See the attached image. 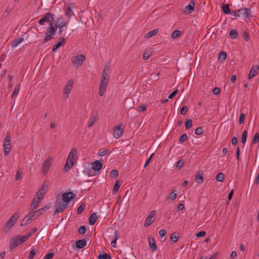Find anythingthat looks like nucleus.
Listing matches in <instances>:
<instances>
[{"instance_id":"obj_48","label":"nucleus","mask_w":259,"mask_h":259,"mask_svg":"<svg viewBox=\"0 0 259 259\" xmlns=\"http://www.w3.org/2000/svg\"><path fill=\"white\" fill-rule=\"evenodd\" d=\"M119 187H120L119 181L117 180L115 182V183L114 184V188L113 189V192L115 193V192H117L119 190Z\"/></svg>"},{"instance_id":"obj_50","label":"nucleus","mask_w":259,"mask_h":259,"mask_svg":"<svg viewBox=\"0 0 259 259\" xmlns=\"http://www.w3.org/2000/svg\"><path fill=\"white\" fill-rule=\"evenodd\" d=\"M87 231L86 227L85 226H81L78 229V233L80 234H84Z\"/></svg>"},{"instance_id":"obj_56","label":"nucleus","mask_w":259,"mask_h":259,"mask_svg":"<svg viewBox=\"0 0 259 259\" xmlns=\"http://www.w3.org/2000/svg\"><path fill=\"white\" fill-rule=\"evenodd\" d=\"M184 164V160L183 159H180L177 162L176 166L177 168H181Z\"/></svg>"},{"instance_id":"obj_51","label":"nucleus","mask_w":259,"mask_h":259,"mask_svg":"<svg viewBox=\"0 0 259 259\" xmlns=\"http://www.w3.org/2000/svg\"><path fill=\"white\" fill-rule=\"evenodd\" d=\"M192 125V121L191 119H187L185 123V128L186 130L190 128Z\"/></svg>"},{"instance_id":"obj_44","label":"nucleus","mask_w":259,"mask_h":259,"mask_svg":"<svg viewBox=\"0 0 259 259\" xmlns=\"http://www.w3.org/2000/svg\"><path fill=\"white\" fill-rule=\"evenodd\" d=\"M247 136V131H244L242 134V137H241V142L243 144H244L246 142V139Z\"/></svg>"},{"instance_id":"obj_62","label":"nucleus","mask_w":259,"mask_h":259,"mask_svg":"<svg viewBox=\"0 0 259 259\" xmlns=\"http://www.w3.org/2000/svg\"><path fill=\"white\" fill-rule=\"evenodd\" d=\"M178 93V89H176L168 97V99H170L175 97Z\"/></svg>"},{"instance_id":"obj_1","label":"nucleus","mask_w":259,"mask_h":259,"mask_svg":"<svg viewBox=\"0 0 259 259\" xmlns=\"http://www.w3.org/2000/svg\"><path fill=\"white\" fill-rule=\"evenodd\" d=\"M4 154L5 156H7L10 152L12 148L11 134L10 133H7L5 137L4 142Z\"/></svg>"},{"instance_id":"obj_49","label":"nucleus","mask_w":259,"mask_h":259,"mask_svg":"<svg viewBox=\"0 0 259 259\" xmlns=\"http://www.w3.org/2000/svg\"><path fill=\"white\" fill-rule=\"evenodd\" d=\"M67 24L66 22L64 19L61 21L59 24H57V25L59 28H63L64 27L67 26Z\"/></svg>"},{"instance_id":"obj_54","label":"nucleus","mask_w":259,"mask_h":259,"mask_svg":"<svg viewBox=\"0 0 259 259\" xmlns=\"http://www.w3.org/2000/svg\"><path fill=\"white\" fill-rule=\"evenodd\" d=\"M36 253L35 249L34 248H32V249L30 252V254L28 256V259H33L34 257V255Z\"/></svg>"},{"instance_id":"obj_7","label":"nucleus","mask_w":259,"mask_h":259,"mask_svg":"<svg viewBox=\"0 0 259 259\" xmlns=\"http://www.w3.org/2000/svg\"><path fill=\"white\" fill-rule=\"evenodd\" d=\"M156 210H152L150 214L148 215V217H147L146 219V221H145V224H144V226L145 227H148L150 225H151L153 222H154L155 219H154L155 215H156Z\"/></svg>"},{"instance_id":"obj_12","label":"nucleus","mask_w":259,"mask_h":259,"mask_svg":"<svg viewBox=\"0 0 259 259\" xmlns=\"http://www.w3.org/2000/svg\"><path fill=\"white\" fill-rule=\"evenodd\" d=\"M67 206V203H65L64 202H60L59 205L57 206L56 210H55L54 214L63 212Z\"/></svg>"},{"instance_id":"obj_46","label":"nucleus","mask_w":259,"mask_h":259,"mask_svg":"<svg viewBox=\"0 0 259 259\" xmlns=\"http://www.w3.org/2000/svg\"><path fill=\"white\" fill-rule=\"evenodd\" d=\"M226 58L227 54L224 51L221 52L219 56V59L223 61L225 60L226 59Z\"/></svg>"},{"instance_id":"obj_6","label":"nucleus","mask_w":259,"mask_h":259,"mask_svg":"<svg viewBox=\"0 0 259 259\" xmlns=\"http://www.w3.org/2000/svg\"><path fill=\"white\" fill-rule=\"evenodd\" d=\"M77 150L76 148H73L67 159V160L68 162H70V164L71 165H73L74 164V161L75 159L77 158Z\"/></svg>"},{"instance_id":"obj_42","label":"nucleus","mask_w":259,"mask_h":259,"mask_svg":"<svg viewBox=\"0 0 259 259\" xmlns=\"http://www.w3.org/2000/svg\"><path fill=\"white\" fill-rule=\"evenodd\" d=\"M29 214L30 215V216H32L31 218L33 220H34L39 216L37 210L30 212Z\"/></svg>"},{"instance_id":"obj_39","label":"nucleus","mask_w":259,"mask_h":259,"mask_svg":"<svg viewBox=\"0 0 259 259\" xmlns=\"http://www.w3.org/2000/svg\"><path fill=\"white\" fill-rule=\"evenodd\" d=\"M229 35L233 38H235L238 36V32L236 30L232 29L230 31Z\"/></svg>"},{"instance_id":"obj_17","label":"nucleus","mask_w":259,"mask_h":259,"mask_svg":"<svg viewBox=\"0 0 259 259\" xmlns=\"http://www.w3.org/2000/svg\"><path fill=\"white\" fill-rule=\"evenodd\" d=\"M41 200L40 197H35L31 203V206H30V210H33L37 207V204L40 202V201Z\"/></svg>"},{"instance_id":"obj_33","label":"nucleus","mask_w":259,"mask_h":259,"mask_svg":"<svg viewBox=\"0 0 259 259\" xmlns=\"http://www.w3.org/2000/svg\"><path fill=\"white\" fill-rule=\"evenodd\" d=\"M224 174L223 172H220L217 175L215 179L218 182H221L224 180Z\"/></svg>"},{"instance_id":"obj_45","label":"nucleus","mask_w":259,"mask_h":259,"mask_svg":"<svg viewBox=\"0 0 259 259\" xmlns=\"http://www.w3.org/2000/svg\"><path fill=\"white\" fill-rule=\"evenodd\" d=\"M49 208V207H48L47 206H45L44 207H41V208L36 210L38 213V215H40L41 214H43L46 209H48Z\"/></svg>"},{"instance_id":"obj_29","label":"nucleus","mask_w":259,"mask_h":259,"mask_svg":"<svg viewBox=\"0 0 259 259\" xmlns=\"http://www.w3.org/2000/svg\"><path fill=\"white\" fill-rule=\"evenodd\" d=\"M108 80H109V77H108V75L102 74L100 83L107 84Z\"/></svg>"},{"instance_id":"obj_61","label":"nucleus","mask_w":259,"mask_h":259,"mask_svg":"<svg viewBox=\"0 0 259 259\" xmlns=\"http://www.w3.org/2000/svg\"><path fill=\"white\" fill-rule=\"evenodd\" d=\"M109 64L106 63V66L104 67V68L103 69L102 74L108 75V73L109 72Z\"/></svg>"},{"instance_id":"obj_5","label":"nucleus","mask_w":259,"mask_h":259,"mask_svg":"<svg viewBox=\"0 0 259 259\" xmlns=\"http://www.w3.org/2000/svg\"><path fill=\"white\" fill-rule=\"evenodd\" d=\"M58 28V26L56 23L51 21L49 23V26L47 29L46 35H55Z\"/></svg>"},{"instance_id":"obj_11","label":"nucleus","mask_w":259,"mask_h":259,"mask_svg":"<svg viewBox=\"0 0 259 259\" xmlns=\"http://www.w3.org/2000/svg\"><path fill=\"white\" fill-rule=\"evenodd\" d=\"M259 73V66L254 65L253 66L249 71L248 74V79H251L258 74Z\"/></svg>"},{"instance_id":"obj_57","label":"nucleus","mask_w":259,"mask_h":259,"mask_svg":"<svg viewBox=\"0 0 259 259\" xmlns=\"http://www.w3.org/2000/svg\"><path fill=\"white\" fill-rule=\"evenodd\" d=\"M203 133V128L202 127L199 126L197 127L195 131V134L197 135H200Z\"/></svg>"},{"instance_id":"obj_25","label":"nucleus","mask_w":259,"mask_h":259,"mask_svg":"<svg viewBox=\"0 0 259 259\" xmlns=\"http://www.w3.org/2000/svg\"><path fill=\"white\" fill-rule=\"evenodd\" d=\"M24 39L22 37L15 38L12 42V47L15 48L19 44L22 42L23 41Z\"/></svg>"},{"instance_id":"obj_15","label":"nucleus","mask_w":259,"mask_h":259,"mask_svg":"<svg viewBox=\"0 0 259 259\" xmlns=\"http://www.w3.org/2000/svg\"><path fill=\"white\" fill-rule=\"evenodd\" d=\"M122 133V130L120 126H115L113 128V136L115 138L118 139L120 137Z\"/></svg>"},{"instance_id":"obj_10","label":"nucleus","mask_w":259,"mask_h":259,"mask_svg":"<svg viewBox=\"0 0 259 259\" xmlns=\"http://www.w3.org/2000/svg\"><path fill=\"white\" fill-rule=\"evenodd\" d=\"M66 42V39L64 38L63 37H61L59 38V40L57 42L55 45L53 46L52 48V51L53 52H56L57 51L59 48L61 47H63L65 46Z\"/></svg>"},{"instance_id":"obj_40","label":"nucleus","mask_w":259,"mask_h":259,"mask_svg":"<svg viewBox=\"0 0 259 259\" xmlns=\"http://www.w3.org/2000/svg\"><path fill=\"white\" fill-rule=\"evenodd\" d=\"M180 35L181 31L180 30H176L172 32L171 37L172 38L175 39L178 37Z\"/></svg>"},{"instance_id":"obj_37","label":"nucleus","mask_w":259,"mask_h":259,"mask_svg":"<svg viewBox=\"0 0 259 259\" xmlns=\"http://www.w3.org/2000/svg\"><path fill=\"white\" fill-rule=\"evenodd\" d=\"M177 196V191L176 190H173L169 195V198L171 200H174Z\"/></svg>"},{"instance_id":"obj_31","label":"nucleus","mask_w":259,"mask_h":259,"mask_svg":"<svg viewBox=\"0 0 259 259\" xmlns=\"http://www.w3.org/2000/svg\"><path fill=\"white\" fill-rule=\"evenodd\" d=\"M195 180L199 184H202L203 182V178L199 174H198L195 176Z\"/></svg>"},{"instance_id":"obj_64","label":"nucleus","mask_w":259,"mask_h":259,"mask_svg":"<svg viewBox=\"0 0 259 259\" xmlns=\"http://www.w3.org/2000/svg\"><path fill=\"white\" fill-rule=\"evenodd\" d=\"M220 92H221L220 89L218 87L214 88L212 91L213 94L215 95H217L219 94L220 93Z\"/></svg>"},{"instance_id":"obj_59","label":"nucleus","mask_w":259,"mask_h":259,"mask_svg":"<svg viewBox=\"0 0 259 259\" xmlns=\"http://www.w3.org/2000/svg\"><path fill=\"white\" fill-rule=\"evenodd\" d=\"M258 142H259V135L258 133H256V134H255V135L254 136L252 143H253V144H255Z\"/></svg>"},{"instance_id":"obj_36","label":"nucleus","mask_w":259,"mask_h":259,"mask_svg":"<svg viewBox=\"0 0 259 259\" xmlns=\"http://www.w3.org/2000/svg\"><path fill=\"white\" fill-rule=\"evenodd\" d=\"M242 10L243 8H240L239 10L232 12V14L233 13L234 16V19L238 17H239L240 16V14H242Z\"/></svg>"},{"instance_id":"obj_3","label":"nucleus","mask_w":259,"mask_h":259,"mask_svg":"<svg viewBox=\"0 0 259 259\" xmlns=\"http://www.w3.org/2000/svg\"><path fill=\"white\" fill-rule=\"evenodd\" d=\"M85 59V57L84 55H79L75 56L72 60L71 62L75 66L79 67L82 65Z\"/></svg>"},{"instance_id":"obj_18","label":"nucleus","mask_w":259,"mask_h":259,"mask_svg":"<svg viewBox=\"0 0 259 259\" xmlns=\"http://www.w3.org/2000/svg\"><path fill=\"white\" fill-rule=\"evenodd\" d=\"M98 217L97 215L96 212L92 213L90 214L89 219V223L90 225L92 226L98 220Z\"/></svg>"},{"instance_id":"obj_28","label":"nucleus","mask_w":259,"mask_h":259,"mask_svg":"<svg viewBox=\"0 0 259 259\" xmlns=\"http://www.w3.org/2000/svg\"><path fill=\"white\" fill-rule=\"evenodd\" d=\"M158 32V30L157 29H154L148 32L146 34L145 37L147 38H149L154 35H155L156 34H157Z\"/></svg>"},{"instance_id":"obj_60","label":"nucleus","mask_w":259,"mask_h":259,"mask_svg":"<svg viewBox=\"0 0 259 259\" xmlns=\"http://www.w3.org/2000/svg\"><path fill=\"white\" fill-rule=\"evenodd\" d=\"M45 193L41 191L40 190H38L37 192L36 195L37 197H40L42 200L44 198Z\"/></svg>"},{"instance_id":"obj_35","label":"nucleus","mask_w":259,"mask_h":259,"mask_svg":"<svg viewBox=\"0 0 259 259\" xmlns=\"http://www.w3.org/2000/svg\"><path fill=\"white\" fill-rule=\"evenodd\" d=\"M73 12L71 9L70 7H67V10L65 12V15L69 19L71 18L72 15H73Z\"/></svg>"},{"instance_id":"obj_26","label":"nucleus","mask_w":259,"mask_h":259,"mask_svg":"<svg viewBox=\"0 0 259 259\" xmlns=\"http://www.w3.org/2000/svg\"><path fill=\"white\" fill-rule=\"evenodd\" d=\"M30 236L31 234H28L27 235L25 236H18L17 237H18V238H19L20 242L21 244L27 241Z\"/></svg>"},{"instance_id":"obj_21","label":"nucleus","mask_w":259,"mask_h":259,"mask_svg":"<svg viewBox=\"0 0 259 259\" xmlns=\"http://www.w3.org/2000/svg\"><path fill=\"white\" fill-rule=\"evenodd\" d=\"M107 87V84L100 83L99 88V94L100 96H102L104 95L106 90Z\"/></svg>"},{"instance_id":"obj_47","label":"nucleus","mask_w":259,"mask_h":259,"mask_svg":"<svg viewBox=\"0 0 259 259\" xmlns=\"http://www.w3.org/2000/svg\"><path fill=\"white\" fill-rule=\"evenodd\" d=\"M20 90V85H16L13 91V93L12 95V98H13L15 96H16L18 94Z\"/></svg>"},{"instance_id":"obj_8","label":"nucleus","mask_w":259,"mask_h":259,"mask_svg":"<svg viewBox=\"0 0 259 259\" xmlns=\"http://www.w3.org/2000/svg\"><path fill=\"white\" fill-rule=\"evenodd\" d=\"M75 195L72 192H65L62 195V201L61 202H64L65 203L68 204V202L73 199Z\"/></svg>"},{"instance_id":"obj_53","label":"nucleus","mask_w":259,"mask_h":259,"mask_svg":"<svg viewBox=\"0 0 259 259\" xmlns=\"http://www.w3.org/2000/svg\"><path fill=\"white\" fill-rule=\"evenodd\" d=\"M188 138L187 135L186 134H183L179 139V142L183 143Z\"/></svg>"},{"instance_id":"obj_22","label":"nucleus","mask_w":259,"mask_h":259,"mask_svg":"<svg viewBox=\"0 0 259 259\" xmlns=\"http://www.w3.org/2000/svg\"><path fill=\"white\" fill-rule=\"evenodd\" d=\"M148 242L152 250H156L157 249V246L156 245L154 239L153 238H149Z\"/></svg>"},{"instance_id":"obj_34","label":"nucleus","mask_w":259,"mask_h":259,"mask_svg":"<svg viewBox=\"0 0 259 259\" xmlns=\"http://www.w3.org/2000/svg\"><path fill=\"white\" fill-rule=\"evenodd\" d=\"M73 166V165L70 164V162H68L67 161H66L63 168L64 172H66L68 171Z\"/></svg>"},{"instance_id":"obj_23","label":"nucleus","mask_w":259,"mask_h":259,"mask_svg":"<svg viewBox=\"0 0 259 259\" xmlns=\"http://www.w3.org/2000/svg\"><path fill=\"white\" fill-rule=\"evenodd\" d=\"M98 259H111V257L109 254H107L104 251H102L101 253L99 254Z\"/></svg>"},{"instance_id":"obj_38","label":"nucleus","mask_w":259,"mask_h":259,"mask_svg":"<svg viewBox=\"0 0 259 259\" xmlns=\"http://www.w3.org/2000/svg\"><path fill=\"white\" fill-rule=\"evenodd\" d=\"M176 234V232H174L172 233L170 236V240L172 241L173 242H177L179 238V236H178Z\"/></svg>"},{"instance_id":"obj_14","label":"nucleus","mask_w":259,"mask_h":259,"mask_svg":"<svg viewBox=\"0 0 259 259\" xmlns=\"http://www.w3.org/2000/svg\"><path fill=\"white\" fill-rule=\"evenodd\" d=\"M73 81L72 79H70L66 83L64 89V95L66 98H68V95L72 89L73 86Z\"/></svg>"},{"instance_id":"obj_30","label":"nucleus","mask_w":259,"mask_h":259,"mask_svg":"<svg viewBox=\"0 0 259 259\" xmlns=\"http://www.w3.org/2000/svg\"><path fill=\"white\" fill-rule=\"evenodd\" d=\"M248 11H250V9H248V8L243 9L242 15H243L244 16V17L246 18H250V15L249 13L248 12Z\"/></svg>"},{"instance_id":"obj_41","label":"nucleus","mask_w":259,"mask_h":259,"mask_svg":"<svg viewBox=\"0 0 259 259\" xmlns=\"http://www.w3.org/2000/svg\"><path fill=\"white\" fill-rule=\"evenodd\" d=\"M85 207V205L84 203H81L79 207H78L77 209V213L78 214H80L82 212L83 210H84V208Z\"/></svg>"},{"instance_id":"obj_19","label":"nucleus","mask_w":259,"mask_h":259,"mask_svg":"<svg viewBox=\"0 0 259 259\" xmlns=\"http://www.w3.org/2000/svg\"><path fill=\"white\" fill-rule=\"evenodd\" d=\"M31 217L32 216H30L29 214L25 216V218L22 220L20 225L21 226H24L29 224L31 221H33V219H32Z\"/></svg>"},{"instance_id":"obj_2","label":"nucleus","mask_w":259,"mask_h":259,"mask_svg":"<svg viewBox=\"0 0 259 259\" xmlns=\"http://www.w3.org/2000/svg\"><path fill=\"white\" fill-rule=\"evenodd\" d=\"M18 218L19 215L18 213H16L12 215L4 226V229L5 230L8 231L12 228L14 226Z\"/></svg>"},{"instance_id":"obj_63","label":"nucleus","mask_w":259,"mask_h":259,"mask_svg":"<svg viewBox=\"0 0 259 259\" xmlns=\"http://www.w3.org/2000/svg\"><path fill=\"white\" fill-rule=\"evenodd\" d=\"M244 118H245V114L243 113H241L240 115V116H239V122L240 124H242L243 122Z\"/></svg>"},{"instance_id":"obj_43","label":"nucleus","mask_w":259,"mask_h":259,"mask_svg":"<svg viewBox=\"0 0 259 259\" xmlns=\"http://www.w3.org/2000/svg\"><path fill=\"white\" fill-rule=\"evenodd\" d=\"M49 186L48 182H44L41 186V189H40L42 192L46 193Z\"/></svg>"},{"instance_id":"obj_24","label":"nucleus","mask_w":259,"mask_h":259,"mask_svg":"<svg viewBox=\"0 0 259 259\" xmlns=\"http://www.w3.org/2000/svg\"><path fill=\"white\" fill-rule=\"evenodd\" d=\"M222 9L223 13L225 14H231L232 12H231V10L229 8V6L227 4H224L222 6Z\"/></svg>"},{"instance_id":"obj_55","label":"nucleus","mask_w":259,"mask_h":259,"mask_svg":"<svg viewBox=\"0 0 259 259\" xmlns=\"http://www.w3.org/2000/svg\"><path fill=\"white\" fill-rule=\"evenodd\" d=\"M117 231H115V238L111 242V245L113 247H115V244L116 243V240H117V239L118 238V237H117V236H116L117 235Z\"/></svg>"},{"instance_id":"obj_27","label":"nucleus","mask_w":259,"mask_h":259,"mask_svg":"<svg viewBox=\"0 0 259 259\" xmlns=\"http://www.w3.org/2000/svg\"><path fill=\"white\" fill-rule=\"evenodd\" d=\"M194 10V7H193V6H191L190 5L188 4L187 6L185 7V10L184 11V13L186 14H190L192 12H193Z\"/></svg>"},{"instance_id":"obj_16","label":"nucleus","mask_w":259,"mask_h":259,"mask_svg":"<svg viewBox=\"0 0 259 259\" xmlns=\"http://www.w3.org/2000/svg\"><path fill=\"white\" fill-rule=\"evenodd\" d=\"M102 164L99 160H96L92 163L91 169L95 171L101 169Z\"/></svg>"},{"instance_id":"obj_32","label":"nucleus","mask_w":259,"mask_h":259,"mask_svg":"<svg viewBox=\"0 0 259 259\" xmlns=\"http://www.w3.org/2000/svg\"><path fill=\"white\" fill-rule=\"evenodd\" d=\"M55 35H46L45 37L43 39L42 41V43L43 44H45L47 43L49 40L52 39L54 38Z\"/></svg>"},{"instance_id":"obj_4","label":"nucleus","mask_w":259,"mask_h":259,"mask_svg":"<svg viewBox=\"0 0 259 259\" xmlns=\"http://www.w3.org/2000/svg\"><path fill=\"white\" fill-rule=\"evenodd\" d=\"M55 15L52 14L51 12L47 13L43 17H42L39 21L38 23L40 25H44L45 22L52 21L54 20Z\"/></svg>"},{"instance_id":"obj_9","label":"nucleus","mask_w":259,"mask_h":259,"mask_svg":"<svg viewBox=\"0 0 259 259\" xmlns=\"http://www.w3.org/2000/svg\"><path fill=\"white\" fill-rule=\"evenodd\" d=\"M52 161L53 158L52 157H50L43 163L42 168L44 174H46L49 170L50 166H51Z\"/></svg>"},{"instance_id":"obj_52","label":"nucleus","mask_w":259,"mask_h":259,"mask_svg":"<svg viewBox=\"0 0 259 259\" xmlns=\"http://www.w3.org/2000/svg\"><path fill=\"white\" fill-rule=\"evenodd\" d=\"M188 109L186 106H183L180 109V112L182 115H185L188 112Z\"/></svg>"},{"instance_id":"obj_20","label":"nucleus","mask_w":259,"mask_h":259,"mask_svg":"<svg viewBox=\"0 0 259 259\" xmlns=\"http://www.w3.org/2000/svg\"><path fill=\"white\" fill-rule=\"evenodd\" d=\"M76 247L77 248L81 249L87 245V241L84 239L78 240L75 243Z\"/></svg>"},{"instance_id":"obj_13","label":"nucleus","mask_w":259,"mask_h":259,"mask_svg":"<svg viewBox=\"0 0 259 259\" xmlns=\"http://www.w3.org/2000/svg\"><path fill=\"white\" fill-rule=\"evenodd\" d=\"M21 244V243L20 242V240L19 238H18L17 237H15V238L12 239L10 241V244H9V249L11 251H12L14 250L17 246Z\"/></svg>"},{"instance_id":"obj_58","label":"nucleus","mask_w":259,"mask_h":259,"mask_svg":"<svg viewBox=\"0 0 259 259\" xmlns=\"http://www.w3.org/2000/svg\"><path fill=\"white\" fill-rule=\"evenodd\" d=\"M118 172L116 169H113L111 171L110 176L112 178H116L118 176Z\"/></svg>"}]
</instances>
